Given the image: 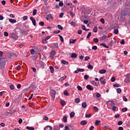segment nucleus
<instances>
[{
	"label": "nucleus",
	"instance_id": "obj_18",
	"mask_svg": "<svg viewBox=\"0 0 130 130\" xmlns=\"http://www.w3.org/2000/svg\"><path fill=\"white\" fill-rule=\"evenodd\" d=\"M70 24L71 25V26H73L74 27H76V26H77V23H76V22L74 21H72Z\"/></svg>",
	"mask_w": 130,
	"mask_h": 130
},
{
	"label": "nucleus",
	"instance_id": "obj_1",
	"mask_svg": "<svg viewBox=\"0 0 130 130\" xmlns=\"http://www.w3.org/2000/svg\"><path fill=\"white\" fill-rule=\"evenodd\" d=\"M83 12L84 14L85 15H84L85 19H88L89 18V16H87L86 15H89V14H91V12H92V10H91L90 9H89L88 8H86L83 10Z\"/></svg>",
	"mask_w": 130,
	"mask_h": 130
},
{
	"label": "nucleus",
	"instance_id": "obj_50",
	"mask_svg": "<svg viewBox=\"0 0 130 130\" xmlns=\"http://www.w3.org/2000/svg\"><path fill=\"white\" fill-rule=\"evenodd\" d=\"M121 111H122V112H125V111H127V108H122Z\"/></svg>",
	"mask_w": 130,
	"mask_h": 130
},
{
	"label": "nucleus",
	"instance_id": "obj_22",
	"mask_svg": "<svg viewBox=\"0 0 130 130\" xmlns=\"http://www.w3.org/2000/svg\"><path fill=\"white\" fill-rule=\"evenodd\" d=\"M40 66L41 69H44V62H41L40 63Z\"/></svg>",
	"mask_w": 130,
	"mask_h": 130
},
{
	"label": "nucleus",
	"instance_id": "obj_6",
	"mask_svg": "<svg viewBox=\"0 0 130 130\" xmlns=\"http://www.w3.org/2000/svg\"><path fill=\"white\" fill-rule=\"evenodd\" d=\"M30 20L31 21L34 26H36V20H35V19L32 17H30Z\"/></svg>",
	"mask_w": 130,
	"mask_h": 130
},
{
	"label": "nucleus",
	"instance_id": "obj_42",
	"mask_svg": "<svg viewBox=\"0 0 130 130\" xmlns=\"http://www.w3.org/2000/svg\"><path fill=\"white\" fill-rule=\"evenodd\" d=\"M48 17L51 19V20H53V16L51 15V14H49L48 15Z\"/></svg>",
	"mask_w": 130,
	"mask_h": 130
},
{
	"label": "nucleus",
	"instance_id": "obj_3",
	"mask_svg": "<svg viewBox=\"0 0 130 130\" xmlns=\"http://www.w3.org/2000/svg\"><path fill=\"white\" fill-rule=\"evenodd\" d=\"M56 53V52L54 50H52L50 52V57L52 59H53L54 58V55H55Z\"/></svg>",
	"mask_w": 130,
	"mask_h": 130
},
{
	"label": "nucleus",
	"instance_id": "obj_7",
	"mask_svg": "<svg viewBox=\"0 0 130 130\" xmlns=\"http://www.w3.org/2000/svg\"><path fill=\"white\" fill-rule=\"evenodd\" d=\"M51 46L53 48H58V44L57 43H54L52 44Z\"/></svg>",
	"mask_w": 130,
	"mask_h": 130
},
{
	"label": "nucleus",
	"instance_id": "obj_63",
	"mask_svg": "<svg viewBox=\"0 0 130 130\" xmlns=\"http://www.w3.org/2000/svg\"><path fill=\"white\" fill-rule=\"evenodd\" d=\"M58 28L60 29V30H62L63 29V28L62 27V26H61V25H58Z\"/></svg>",
	"mask_w": 130,
	"mask_h": 130
},
{
	"label": "nucleus",
	"instance_id": "obj_16",
	"mask_svg": "<svg viewBox=\"0 0 130 130\" xmlns=\"http://www.w3.org/2000/svg\"><path fill=\"white\" fill-rule=\"evenodd\" d=\"M63 120L64 122H68V117H67V116H64L63 117Z\"/></svg>",
	"mask_w": 130,
	"mask_h": 130
},
{
	"label": "nucleus",
	"instance_id": "obj_5",
	"mask_svg": "<svg viewBox=\"0 0 130 130\" xmlns=\"http://www.w3.org/2000/svg\"><path fill=\"white\" fill-rule=\"evenodd\" d=\"M51 93V97L53 99H54L55 98V94H56V91L55 90L53 89Z\"/></svg>",
	"mask_w": 130,
	"mask_h": 130
},
{
	"label": "nucleus",
	"instance_id": "obj_4",
	"mask_svg": "<svg viewBox=\"0 0 130 130\" xmlns=\"http://www.w3.org/2000/svg\"><path fill=\"white\" fill-rule=\"evenodd\" d=\"M100 81H101V84H103V85H105V84H106V80L103 77L100 78Z\"/></svg>",
	"mask_w": 130,
	"mask_h": 130
},
{
	"label": "nucleus",
	"instance_id": "obj_35",
	"mask_svg": "<svg viewBox=\"0 0 130 130\" xmlns=\"http://www.w3.org/2000/svg\"><path fill=\"white\" fill-rule=\"evenodd\" d=\"M95 95L97 98H100V97H101V94L98 92L95 93Z\"/></svg>",
	"mask_w": 130,
	"mask_h": 130
},
{
	"label": "nucleus",
	"instance_id": "obj_56",
	"mask_svg": "<svg viewBox=\"0 0 130 130\" xmlns=\"http://www.w3.org/2000/svg\"><path fill=\"white\" fill-rule=\"evenodd\" d=\"M89 59H90V57L87 56L85 57V60L86 61H88V60H89Z\"/></svg>",
	"mask_w": 130,
	"mask_h": 130
},
{
	"label": "nucleus",
	"instance_id": "obj_29",
	"mask_svg": "<svg viewBox=\"0 0 130 130\" xmlns=\"http://www.w3.org/2000/svg\"><path fill=\"white\" fill-rule=\"evenodd\" d=\"M58 36H59V37L60 38V40L61 42H63L64 40H63V38L62 37V36H61L60 35H59Z\"/></svg>",
	"mask_w": 130,
	"mask_h": 130
},
{
	"label": "nucleus",
	"instance_id": "obj_26",
	"mask_svg": "<svg viewBox=\"0 0 130 130\" xmlns=\"http://www.w3.org/2000/svg\"><path fill=\"white\" fill-rule=\"evenodd\" d=\"M71 57H72V58H76L77 57V54L75 53H73L71 55Z\"/></svg>",
	"mask_w": 130,
	"mask_h": 130
},
{
	"label": "nucleus",
	"instance_id": "obj_23",
	"mask_svg": "<svg viewBox=\"0 0 130 130\" xmlns=\"http://www.w3.org/2000/svg\"><path fill=\"white\" fill-rule=\"evenodd\" d=\"M87 68L89 69V70H93V66L90 64V63H88Z\"/></svg>",
	"mask_w": 130,
	"mask_h": 130
},
{
	"label": "nucleus",
	"instance_id": "obj_24",
	"mask_svg": "<svg viewBox=\"0 0 130 130\" xmlns=\"http://www.w3.org/2000/svg\"><path fill=\"white\" fill-rule=\"evenodd\" d=\"M66 79H67V76H64L61 77L60 79L58 80V81H63V80H66Z\"/></svg>",
	"mask_w": 130,
	"mask_h": 130
},
{
	"label": "nucleus",
	"instance_id": "obj_33",
	"mask_svg": "<svg viewBox=\"0 0 130 130\" xmlns=\"http://www.w3.org/2000/svg\"><path fill=\"white\" fill-rule=\"evenodd\" d=\"M74 116H75V112H72L70 113V117H71V118H73V117H74Z\"/></svg>",
	"mask_w": 130,
	"mask_h": 130
},
{
	"label": "nucleus",
	"instance_id": "obj_36",
	"mask_svg": "<svg viewBox=\"0 0 130 130\" xmlns=\"http://www.w3.org/2000/svg\"><path fill=\"white\" fill-rule=\"evenodd\" d=\"M23 21H26V20H28V16H24L22 17Z\"/></svg>",
	"mask_w": 130,
	"mask_h": 130
},
{
	"label": "nucleus",
	"instance_id": "obj_62",
	"mask_svg": "<svg viewBox=\"0 0 130 130\" xmlns=\"http://www.w3.org/2000/svg\"><path fill=\"white\" fill-rule=\"evenodd\" d=\"M62 63H63V64H68L69 62H67L66 61L62 60Z\"/></svg>",
	"mask_w": 130,
	"mask_h": 130
},
{
	"label": "nucleus",
	"instance_id": "obj_38",
	"mask_svg": "<svg viewBox=\"0 0 130 130\" xmlns=\"http://www.w3.org/2000/svg\"><path fill=\"white\" fill-rule=\"evenodd\" d=\"M82 106L83 107V108H86V107H87V104L86 103H83L82 104Z\"/></svg>",
	"mask_w": 130,
	"mask_h": 130
},
{
	"label": "nucleus",
	"instance_id": "obj_30",
	"mask_svg": "<svg viewBox=\"0 0 130 130\" xmlns=\"http://www.w3.org/2000/svg\"><path fill=\"white\" fill-rule=\"evenodd\" d=\"M88 123V122L86 120H83L82 121V125H85V124H87Z\"/></svg>",
	"mask_w": 130,
	"mask_h": 130
},
{
	"label": "nucleus",
	"instance_id": "obj_47",
	"mask_svg": "<svg viewBox=\"0 0 130 130\" xmlns=\"http://www.w3.org/2000/svg\"><path fill=\"white\" fill-rule=\"evenodd\" d=\"M120 44H122V45H124V44H125V42H124V39L121 40V41L120 42Z\"/></svg>",
	"mask_w": 130,
	"mask_h": 130
},
{
	"label": "nucleus",
	"instance_id": "obj_49",
	"mask_svg": "<svg viewBox=\"0 0 130 130\" xmlns=\"http://www.w3.org/2000/svg\"><path fill=\"white\" fill-rule=\"evenodd\" d=\"M117 92L118 93H121V88H119L117 89Z\"/></svg>",
	"mask_w": 130,
	"mask_h": 130
},
{
	"label": "nucleus",
	"instance_id": "obj_46",
	"mask_svg": "<svg viewBox=\"0 0 130 130\" xmlns=\"http://www.w3.org/2000/svg\"><path fill=\"white\" fill-rule=\"evenodd\" d=\"M75 101L76 103H80V99L76 98L75 99Z\"/></svg>",
	"mask_w": 130,
	"mask_h": 130
},
{
	"label": "nucleus",
	"instance_id": "obj_13",
	"mask_svg": "<svg viewBox=\"0 0 130 130\" xmlns=\"http://www.w3.org/2000/svg\"><path fill=\"white\" fill-rule=\"evenodd\" d=\"M100 74H105L106 73V70L105 69H102L99 71Z\"/></svg>",
	"mask_w": 130,
	"mask_h": 130
},
{
	"label": "nucleus",
	"instance_id": "obj_58",
	"mask_svg": "<svg viewBox=\"0 0 130 130\" xmlns=\"http://www.w3.org/2000/svg\"><path fill=\"white\" fill-rule=\"evenodd\" d=\"M16 34H15V33L14 32H11L10 34V37L11 38H13V37H14V36Z\"/></svg>",
	"mask_w": 130,
	"mask_h": 130
},
{
	"label": "nucleus",
	"instance_id": "obj_53",
	"mask_svg": "<svg viewBox=\"0 0 130 130\" xmlns=\"http://www.w3.org/2000/svg\"><path fill=\"white\" fill-rule=\"evenodd\" d=\"M114 34H116V35H117V34L118 33V29H115L114 30Z\"/></svg>",
	"mask_w": 130,
	"mask_h": 130
},
{
	"label": "nucleus",
	"instance_id": "obj_9",
	"mask_svg": "<svg viewBox=\"0 0 130 130\" xmlns=\"http://www.w3.org/2000/svg\"><path fill=\"white\" fill-rule=\"evenodd\" d=\"M107 38H109V36L105 35L101 37V40H105V39H107Z\"/></svg>",
	"mask_w": 130,
	"mask_h": 130
},
{
	"label": "nucleus",
	"instance_id": "obj_8",
	"mask_svg": "<svg viewBox=\"0 0 130 130\" xmlns=\"http://www.w3.org/2000/svg\"><path fill=\"white\" fill-rule=\"evenodd\" d=\"M86 88L87 89H88V90H89L90 91H93L94 90V88L91 85H87L86 86Z\"/></svg>",
	"mask_w": 130,
	"mask_h": 130
},
{
	"label": "nucleus",
	"instance_id": "obj_39",
	"mask_svg": "<svg viewBox=\"0 0 130 130\" xmlns=\"http://www.w3.org/2000/svg\"><path fill=\"white\" fill-rule=\"evenodd\" d=\"M10 88L11 90H14L15 89V86L13 84H11L10 85Z\"/></svg>",
	"mask_w": 130,
	"mask_h": 130
},
{
	"label": "nucleus",
	"instance_id": "obj_45",
	"mask_svg": "<svg viewBox=\"0 0 130 130\" xmlns=\"http://www.w3.org/2000/svg\"><path fill=\"white\" fill-rule=\"evenodd\" d=\"M42 42L43 44H46V43H47V40H45V39H43Z\"/></svg>",
	"mask_w": 130,
	"mask_h": 130
},
{
	"label": "nucleus",
	"instance_id": "obj_21",
	"mask_svg": "<svg viewBox=\"0 0 130 130\" xmlns=\"http://www.w3.org/2000/svg\"><path fill=\"white\" fill-rule=\"evenodd\" d=\"M79 72H82V69H78L77 70H76L74 73L75 74H78Z\"/></svg>",
	"mask_w": 130,
	"mask_h": 130
},
{
	"label": "nucleus",
	"instance_id": "obj_61",
	"mask_svg": "<svg viewBox=\"0 0 130 130\" xmlns=\"http://www.w3.org/2000/svg\"><path fill=\"white\" fill-rule=\"evenodd\" d=\"M98 47L96 46H94L92 47L93 50H97Z\"/></svg>",
	"mask_w": 130,
	"mask_h": 130
},
{
	"label": "nucleus",
	"instance_id": "obj_34",
	"mask_svg": "<svg viewBox=\"0 0 130 130\" xmlns=\"http://www.w3.org/2000/svg\"><path fill=\"white\" fill-rule=\"evenodd\" d=\"M113 40H111L110 41V42L109 43V46H113Z\"/></svg>",
	"mask_w": 130,
	"mask_h": 130
},
{
	"label": "nucleus",
	"instance_id": "obj_54",
	"mask_svg": "<svg viewBox=\"0 0 130 130\" xmlns=\"http://www.w3.org/2000/svg\"><path fill=\"white\" fill-rule=\"evenodd\" d=\"M39 25H40V26H44V22L42 21L39 22Z\"/></svg>",
	"mask_w": 130,
	"mask_h": 130
},
{
	"label": "nucleus",
	"instance_id": "obj_52",
	"mask_svg": "<svg viewBox=\"0 0 130 130\" xmlns=\"http://www.w3.org/2000/svg\"><path fill=\"white\" fill-rule=\"evenodd\" d=\"M100 21L101 22V23H102V24L105 23V20H104V18L101 19Z\"/></svg>",
	"mask_w": 130,
	"mask_h": 130
},
{
	"label": "nucleus",
	"instance_id": "obj_43",
	"mask_svg": "<svg viewBox=\"0 0 130 130\" xmlns=\"http://www.w3.org/2000/svg\"><path fill=\"white\" fill-rule=\"evenodd\" d=\"M112 110H113V111H116L117 109V107L115 106H114V107H112Z\"/></svg>",
	"mask_w": 130,
	"mask_h": 130
},
{
	"label": "nucleus",
	"instance_id": "obj_44",
	"mask_svg": "<svg viewBox=\"0 0 130 130\" xmlns=\"http://www.w3.org/2000/svg\"><path fill=\"white\" fill-rule=\"evenodd\" d=\"M26 129L34 130V127H33L26 126Z\"/></svg>",
	"mask_w": 130,
	"mask_h": 130
},
{
	"label": "nucleus",
	"instance_id": "obj_11",
	"mask_svg": "<svg viewBox=\"0 0 130 130\" xmlns=\"http://www.w3.org/2000/svg\"><path fill=\"white\" fill-rule=\"evenodd\" d=\"M44 130H52V127L51 126L47 125L45 127Z\"/></svg>",
	"mask_w": 130,
	"mask_h": 130
},
{
	"label": "nucleus",
	"instance_id": "obj_41",
	"mask_svg": "<svg viewBox=\"0 0 130 130\" xmlns=\"http://www.w3.org/2000/svg\"><path fill=\"white\" fill-rule=\"evenodd\" d=\"M37 13V10L35 9L32 12V15L33 16H35L36 14Z\"/></svg>",
	"mask_w": 130,
	"mask_h": 130
},
{
	"label": "nucleus",
	"instance_id": "obj_64",
	"mask_svg": "<svg viewBox=\"0 0 130 130\" xmlns=\"http://www.w3.org/2000/svg\"><path fill=\"white\" fill-rule=\"evenodd\" d=\"M126 126L130 127V121H128L127 123L126 124Z\"/></svg>",
	"mask_w": 130,
	"mask_h": 130
},
{
	"label": "nucleus",
	"instance_id": "obj_27",
	"mask_svg": "<svg viewBox=\"0 0 130 130\" xmlns=\"http://www.w3.org/2000/svg\"><path fill=\"white\" fill-rule=\"evenodd\" d=\"M100 123H101V121H100V120H96L95 121V125H99V124H100Z\"/></svg>",
	"mask_w": 130,
	"mask_h": 130
},
{
	"label": "nucleus",
	"instance_id": "obj_32",
	"mask_svg": "<svg viewBox=\"0 0 130 130\" xmlns=\"http://www.w3.org/2000/svg\"><path fill=\"white\" fill-rule=\"evenodd\" d=\"M60 128L58 127V126H54L53 128V130H60Z\"/></svg>",
	"mask_w": 130,
	"mask_h": 130
},
{
	"label": "nucleus",
	"instance_id": "obj_48",
	"mask_svg": "<svg viewBox=\"0 0 130 130\" xmlns=\"http://www.w3.org/2000/svg\"><path fill=\"white\" fill-rule=\"evenodd\" d=\"M64 95H65L66 96H69V95H70V94H69V92H68V91L65 90L64 91Z\"/></svg>",
	"mask_w": 130,
	"mask_h": 130
},
{
	"label": "nucleus",
	"instance_id": "obj_17",
	"mask_svg": "<svg viewBox=\"0 0 130 130\" xmlns=\"http://www.w3.org/2000/svg\"><path fill=\"white\" fill-rule=\"evenodd\" d=\"M49 69L50 70L51 73L52 74L54 72V69L52 66H50Z\"/></svg>",
	"mask_w": 130,
	"mask_h": 130
},
{
	"label": "nucleus",
	"instance_id": "obj_31",
	"mask_svg": "<svg viewBox=\"0 0 130 130\" xmlns=\"http://www.w3.org/2000/svg\"><path fill=\"white\" fill-rule=\"evenodd\" d=\"M91 35H92V32H89L88 34L87 35V36L86 37L87 39H89L90 37H91Z\"/></svg>",
	"mask_w": 130,
	"mask_h": 130
},
{
	"label": "nucleus",
	"instance_id": "obj_10",
	"mask_svg": "<svg viewBox=\"0 0 130 130\" xmlns=\"http://www.w3.org/2000/svg\"><path fill=\"white\" fill-rule=\"evenodd\" d=\"M91 83L92 84V85H93V86H98V85H99V82L97 83L96 82V81H92L91 82Z\"/></svg>",
	"mask_w": 130,
	"mask_h": 130
},
{
	"label": "nucleus",
	"instance_id": "obj_37",
	"mask_svg": "<svg viewBox=\"0 0 130 130\" xmlns=\"http://www.w3.org/2000/svg\"><path fill=\"white\" fill-rule=\"evenodd\" d=\"M93 42H94V43H98V42H99V40L97 38H94L93 39Z\"/></svg>",
	"mask_w": 130,
	"mask_h": 130
},
{
	"label": "nucleus",
	"instance_id": "obj_14",
	"mask_svg": "<svg viewBox=\"0 0 130 130\" xmlns=\"http://www.w3.org/2000/svg\"><path fill=\"white\" fill-rule=\"evenodd\" d=\"M9 22H10V23H17V20H15V19H9Z\"/></svg>",
	"mask_w": 130,
	"mask_h": 130
},
{
	"label": "nucleus",
	"instance_id": "obj_20",
	"mask_svg": "<svg viewBox=\"0 0 130 130\" xmlns=\"http://www.w3.org/2000/svg\"><path fill=\"white\" fill-rule=\"evenodd\" d=\"M60 103L62 106H64V105H66V102L62 100H60Z\"/></svg>",
	"mask_w": 130,
	"mask_h": 130
},
{
	"label": "nucleus",
	"instance_id": "obj_12",
	"mask_svg": "<svg viewBox=\"0 0 130 130\" xmlns=\"http://www.w3.org/2000/svg\"><path fill=\"white\" fill-rule=\"evenodd\" d=\"M76 41H77V40L75 39H71L70 40V44H74V43H75Z\"/></svg>",
	"mask_w": 130,
	"mask_h": 130
},
{
	"label": "nucleus",
	"instance_id": "obj_51",
	"mask_svg": "<svg viewBox=\"0 0 130 130\" xmlns=\"http://www.w3.org/2000/svg\"><path fill=\"white\" fill-rule=\"evenodd\" d=\"M5 114L6 115L8 116V115H10V114H13V112H6L5 113Z\"/></svg>",
	"mask_w": 130,
	"mask_h": 130
},
{
	"label": "nucleus",
	"instance_id": "obj_15",
	"mask_svg": "<svg viewBox=\"0 0 130 130\" xmlns=\"http://www.w3.org/2000/svg\"><path fill=\"white\" fill-rule=\"evenodd\" d=\"M101 46H103L105 48H109V47L108 46H107L105 43H102L100 44Z\"/></svg>",
	"mask_w": 130,
	"mask_h": 130
},
{
	"label": "nucleus",
	"instance_id": "obj_28",
	"mask_svg": "<svg viewBox=\"0 0 130 130\" xmlns=\"http://www.w3.org/2000/svg\"><path fill=\"white\" fill-rule=\"evenodd\" d=\"M113 87H115L116 88H117L118 87H120V84H118V83H116L113 84Z\"/></svg>",
	"mask_w": 130,
	"mask_h": 130
},
{
	"label": "nucleus",
	"instance_id": "obj_19",
	"mask_svg": "<svg viewBox=\"0 0 130 130\" xmlns=\"http://www.w3.org/2000/svg\"><path fill=\"white\" fill-rule=\"evenodd\" d=\"M109 102H110V105L111 106H112V107L115 106V104L114 103V102H113V101H109Z\"/></svg>",
	"mask_w": 130,
	"mask_h": 130
},
{
	"label": "nucleus",
	"instance_id": "obj_2",
	"mask_svg": "<svg viewBox=\"0 0 130 130\" xmlns=\"http://www.w3.org/2000/svg\"><path fill=\"white\" fill-rule=\"evenodd\" d=\"M5 66H6V59H5V58H2L0 60L1 70H4V69H5Z\"/></svg>",
	"mask_w": 130,
	"mask_h": 130
},
{
	"label": "nucleus",
	"instance_id": "obj_59",
	"mask_svg": "<svg viewBox=\"0 0 130 130\" xmlns=\"http://www.w3.org/2000/svg\"><path fill=\"white\" fill-rule=\"evenodd\" d=\"M59 6L60 7H62V6H63V3L61 1H60L59 3Z\"/></svg>",
	"mask_w": 130,
	"mask_h": 130
},
{
	"label": "nucleus",
	"instance_id": "obj_25",
	"mask_svg": "<svg viewBox=\"0 0 130 130\" xmlns=\"http://www.w3.org/2000/svg\"><path fill=\"white\" fill-rule=\"evenodd\" d=\"M98 31V28H97V26H95L94 28H93V31L94 32V33H97V31Z\"/></svg>",
	"mask_w": 130,
	"mask_h": 130
},
{
	"label": "nucleus",
	"instance_id": "obj_57",
	"mask_svg": "<svg viewBox=\"0 0 130 130\" xmlns=\"http://www.w3.org/2000/svg\"><path fill=\"white\" fill-rule=\"evenodd\" d=\"M93 109L94 110H95V111L97 112L98 111V110H99V109H98V107H96V106H94L93 107Z\"/></svg>",
	"mask_w": 130,
	"mask_h": 130
},
{
	"label": "nucleus",
	"instance_id": "obj_55",
	"mask_svg": "<svg viewBox=\"0 0 130 130\" xmlns=\"http://www.w3.org/2000/svg\"><path fill=\"white\" fill-rule=\"evenodd\" d=\"M123 100H124V101H125V102H127V99H126V98L124 95L123 96Z\"/></svg>",
	"mask_w": 130,
	"mask_h": 130
},
{
	"label": "nucleus",
	"instance_id": "obj_40",
	"mask_svg": "<svg viewBox=\"0 0 130 130\" xmlns=\"http://www.w3.org/2000/svg\"><path fill=\"white\" fill-rule=\"evenodd\" d=\"M13 39H14V40H17L18 38V36L17 35H14V37H13Z\"/></svg>",
	"mask_w": 130,
	"mask_h": 130
},
{
	"label": "nucleus",
	"instance_id": "obj_60",
	"mask_svg": "<svg viewBox=\"0 0 130 130\" xmlns=\"http://www.w3.org/2000/svg\"><path fill=\"white\" fill-rule=\"evenodd\" d=\"M85 116L86 117H87V118L91 117L92 116V114H86Z\"/></svg>",
	"mask_w": 130,
	"mask_h": 130
}]
</instances>
